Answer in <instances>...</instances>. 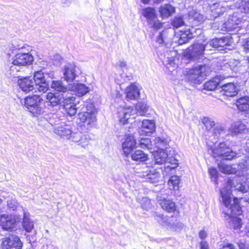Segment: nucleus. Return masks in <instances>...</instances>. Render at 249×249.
Here are the masks:
<instances>
[{
  "label": "nucleus",
  "instance_id": "nucleus-53",
  "mask_svg": "<svg viewBox=\"0 0 249 249\" xmlns=\"http://www.w3.org/2000/svg\"><path fill=\"white\" fill-rule=\"evenodd\" d=\"M245 104H249V97L248 96H245L239 98L237 100L236 105H243Z\"/></svg>",
  "mask_w": 249,
  "mask_h": 249
},
{
  "label": "nucleus",
  "instance_id": "nucleus-50",
  "mask_svg": "<svg viewBox=\"0 0 249 249\" xmlns=\"http://www.w3.org/2000/svg\"><path fill=\"white\" fill-rule=\"evenodd\" d=\"M151 22L152 23H149V25L156 30L160 29L162 26V23L158 19L157 17L155 20H153Z\"/></svg>",
  "mask_w": 249,
  "mask_h": 249
},
{
  "label": "nucleus",
  "instance_id": "nucleus-63",
  "mask_svg": "<svg viewBox=\"0 0 249 249\" xmlns=\"http://www.w3.org/2000/svg\"><path fill=\"white\" fill-rule=\"evenodd\" d=\"M243 47H249V38H248L246 41L244 42Z\"/></svg>",
  "mask_w": 249,
  "mask_h": 249
},
{
  "label": "nucleus",
  "instance_id": "nucleus-51",
  "mask_svg": "<svg viewBox=\"0 0 249 249\" xmlns=\"http://www.w3.org/2000/svg\"><path fill=\"white\" fill-rule=\"evenodd\" d=\"M231 21H233V19H229L227 22L225 23V27L228 31H231L232 29H235L238 24L237 23H235L234 24H231Z\"/></svg>",
  "mask_w": 249,
  "mask_h": 249
},
{
  "label": "nucleus",
  "instance_id": "nucleus-49",
  "mask_svg": "<svg viewBox=\"0 0 249 249\" xmlns=\"http://www.w3.org/2000/svg\"><path fill=\"white\" fill-rule=\"evenodd\" d=\"M166 35H167V31L166 30L163 31L161 33H160V35L158 36L157 39V42L159 44H162L163 43L165 45H166V44L165 43H164L165 42V39H166L165 36Z\"/></svg>",
  "mask_w": 249,
  "mask_h": 249
},
{
  "label": "nucleus",
  "instance_id": "nucleus-27",
  "mask_svg": "<svg viewBox=\"0 0 249 249\" xmlns=\"http://www.w3.org/2000/svg\"><path fill=\"white\" fill-rule=\"evenodd\" d=\"M125 94L128 99L135 100L139 96V89L134 84H132L126 89Z\"/></svg>",
  "mask_w": 249,
  "mask_h": 249
},
{
  "label": "nucleus",
  "instance_id": "nucleus-25",
  "mask_svg": "<svg viewBox=\"0 0 249 249\" xmlns=\"http://www.w3.org/2000/svg\"><path fill=\"white\" fill-rule=\"evenodd\" d=\"M222 94L228 97H233L237 93V86L233 83H227L221 87Z\"/></svg>",
  "mask_w": 249,
  "mask_h": 249
},
{
  "label": "nucleus",
  "instance_id": "nucleus-26",
  "mask_svg": "<svg viewBox=\"0 0 249 249\" xmlns=\"http://www.w3.org/2000/svg\"><path fill=\"white\" fill-rule=\"evenodd\" d=\"M245 175V173H242V174H240V171H238L237 175L239 176V178L244 176ZM238 177L235 178L233 180L231 179H228V181L231 180V188H234L235 190L241 192L243 194L249 192V185L248 186H246L241 183H237L236 184H234V182L238 180ZM231 190L232 191V190Z\"/></svg>",
  "mask_w": 249,
  "mask_h": 249
},
{
  "label": "nucleus",
  "instance_id": "nucleus-1",
  "mask_svg": "<svg viewBox=\"0 0 249 249\" xmlns=\"http://www.w3.org/2000/svg\"><path fill=\"white\" fill-rule=\"evenodd\" d=\"M231 181H227L223 188L220 190L221 209L227 220H229V226L231 229L237 231L240 230L242 222L241 218L236 216L241 214V208L239 205V199L234 197L231 203Z\"/></svg>",
  "mask_w": 249,
  "mask_h": 249
},
{
  "label": "nucleus",
  "instance_id": "nucleus-8",
  "mask_svg": "<svg viewBox=\"0 0 249 249\" xmlns=\"http://www.w3.org/2000/svg\"><path fill=\"white\" fill-rule=\"evenodd\" d=\"M155 218L162 226L174 231L179 230L183 226L182 223L174 220L173 217L156 214Z\"/></svg>",
  "mask_w": 249,
  "mask_h": 249
},
{
  "label": "nucleus",
  "instance_id": "nucleus-62",
  "mask_svg": "<svg viewBox=\"0 0 249 249\" xmlns=\"http://www.w3.org/2000/svg\"><path fill=\"white\" fill-rule=\"evenodd\" d=\"M199 236L201 239H204L207 236V234L205 231H201L199 233Z\"/></svg>",
  "mask_w": 249,
  "mask_h": 249
},
{
  "label": "nucleus",
  "instance_id": "nucleus-38",
  "mask_svg": "<svg viewBox=\"0 0 249 249\" xmlns=\"http://www.w3.org/2000/svg\"><path fill=\"white\" fill-rule=\"evenodd\" d=\"M29 213L26 212H24L23 219V226L27 232H30L34 227L33 221H31L29 218Z\"/></svg>",
  "mask_w": 249,
  "mask_h": 249
},
{
  "label": "nucleus",
  "instance_id": "nucleus-32",
  "mask_svg": "<svg viewBox=\"0 0 249 249\" xmlns=\"http://www.w3.org/2000/svg\"><path fill=\"white\" fill-rule=\"evenodd\" d=\"M142 126V131L146 135L151 133L155 129V122L152 120H143Z\"/></svg>",
  "mask_w": 249,
  "mask_h": 249
},
{
  "label": "nucleus",
  "instance_id": "nucleus-29",
  "mask_svg": "<svg viewBox=\"0 0 249 249\" xmlns=\"http://www.w3.org/2000/svg\"><path fill=\"white\" fill-rule=\"evenodd\" d=\"M140 177L145 178V181L149 182L151 183H154L157 179L159 177V173L152 171L151 170L143 171L142 173L140 175Z\"/></svg>",
  "mask_w": 249,
  "mask_h": 249
},
{
  "label": "nucleus",
  "instance_id": "nucleus-43",
  "mask_svg": "<svg viewBox=\"0 0 249 249\" xmlns=\"http://www.w3.org/2000/svg\"><path fill=\"white\" fill-rule=\"evenodd\" d=\"M75 100V97L71 96H64L63 94V100H61V103L63 104L64 107H65L66 106L68 107L72 104H75L74 102Z\"/></svg>",
  "mask_w": 249,
  "mask_h": 249
},
{
  "label": "nucleus",
  "instance_id": "nucleus-19",
  "mask_svg": "<svg viewBox=\"0 0 249 249\" xmlns=\"http://www.w3.org/2000/svg\"><path fill=\"white\" fill-rule=\"evenodd\" d=\"M16 220L11 215L2 214L0 217V224L2 228L6 231H10L14 228Z\"/></svg>",
  "mask_w": 249,
  "mask_h": 249
},
{
  "label": "nucleus",
  "instance_id": "nucleus-45",
  "mask_svg": "<svg viewBox=\"0 0 249 249\" xmlns=\"http://www.w3.org/2000/svg\"><path fill=\"white\" fill-rule=\"evenodd\" d=\"M142 207L143 209L148 210L151 209L152 204L151 200L147 197H143L141 200Z\"/></svg>",
  "mask_w": 249,
  "mask_h": 249
},
{
  "label": "nucleus",
  "instance_id": "nucleus-23",
  "mask_svg": "<svg viewBox=\"0 0 249 249\" xmlns=\"http://www.w3.org/2000/svg\"><path fill=\"white\" fill-rule=\"evenodd\" d=\"M46 102L52 107H55L61 104L63 94L57 92H48L46 95Z\"/></svg>",
  "mask_w": 249,
  "mask_h": 249
},
{
  "label": "nucleus",
  "instance_id": "nucleus-61",
  "mask_svg": "<svg viewBox=\"0 0 249 249\" xmlns=\"http://www.w3.org/2000/svg\"><path fill=\"white\" fill-rule=\"evenodd\" d=\"M240 199L241 201H243L244 202H248L249 203V194L248 195H246L244 197H242L240 198Z\"/></svg>",
  "mask_w": 249,
  "mask_h": 249
},
{
  "label": "nucleus",
  "instance_id": "nucleus-28",
  "mask_svg": "<svg viewBox=\"0 0 249 249\" xmlns=\"http://www.w3.org/2000/svg\"><path fill=\"white\" fill-rule=\"evenodd\" d=\"M175 8L169 4H165L161 5L159 9L160 17L164 18H167L172 14L175 13Z\"/></svg>",
  "mask_w": 249,
  "mask_h": 249
},
{
  "label": "nucleus",
  "instance_id": "nucleus-16",
  "mask_svg": "<svg viewBox=\"0 0 249 249\" xmlns=\"http://www.w3.org/2000/svg\"><path fill=\"white\" fill-rule=\"evenodd\" d=\"M204 49L205 48H187L179 56L186 60H195L203 53Z\"/></svg>",
  "mask_w": 249,
  "mask_h": 249
},
{
  "label": "nucleus",
  "instance_id": "nucleus-60",
  "mask_svg": "<svg viewBox=\"0 0 249 249\" xmlns=\"http://www.w3.org/2000/svg\"><path fill=\"white\" fill-rule=\"evenodd\" d=\"M201 249H208V244L206 242L202 241L200 243Z\"/></svg>",
  "mask_w": 249,
  "mask_h": 249
},
{
  "label": "nucleus",
  "instance_id": "nucleus-64",
  "mask_svg": "<svg viewBox=\"0 0 249 249\" xmlns=\"http://www.w3.org/2000/svg\"><path fill=\"white\" fill-rule=\"evenodd\" d=\"M238 246L240 249H244L245 246L243 243H238Z\"/></svg>",
  "mask_w": 249,
  "mask_h": 249
},
{
  "label": "nucleus",
  "instance_id": "nucleus-10",
  "mask_svg": "<svg viewBox=\"0 0 249 249\" xmlns=\"http://www.w3.org/2000/svg\"><path fill=\"white\" fill-rule=\"evenodd\" d=\"M33 82L36 85V89L38 92L45 93L49 89V84L46 81L43 73L41 71H37L35 72Z\"/></svg>",
  "mask_w": 249,
  "mask_h": 249
},
{
  "label": "nucleus",
  "instance_id": "nucleus-48",
  "mask_svg": "<svg viewBox=\"0 0 249 249\" xmlns=\"http://www.w3.org/2000/svg\"><path fill=\"white\" fill-rule=\"evenodd\" d=\"M75 104H72L70 106L66 107L65 108L67 114L70 116H72L76 114L77 112V108L75 107Z\"/></svg>",
  "mask_w": 249,
  "mask_h": 249
},
{
  "label": "nucleus",
  "instance_id": "nucleus-7",
  "mask_svg": "<svg viewBox=\"0 0 249 249\" xmlns=\"http://www.w3.org/2000/svg\"><path fill=\"white\" fill-rule=\"evenodd\" d=\"M33 61V57L29 53L18 54L16 55L15 59L12 62V65L11 66L10 71L11 76L14 78H19V76L15 75L14 73L15 71H18L19 70L17 69V67L24 66L30 64Z\"/></svg>",
  "mask_w": 249,
  "mask_h": 249
},
{
  "label": "nucleus",
  "instance_id": "nucleus-31",
  "mask_svg": "<svg viewBox=\"0 0 249 249\" xmlns=\"http://www.w3.org/2000/svg\"><path fill=\"white\" fill-rule=\"evenodd\" d=\"M248 125H246L244 122L237 121L231 127V134L235 135L244 132L248 128Z\"/></svg>",
  "mask_w": 249,
  "mask_h": 249
},
{
  "label": "nucleus",
  "instance_id": "nucleus-30",
  "mask_svg": "<svg viewBox=\"0 0 249 249\" xmlns=\"http://www.w3.org/2000/svg\"><path fill=\"white\" fill-rule=\"evenodd\" d=\"M70 89L79 97L83 96L86 94L89 91V88L82 84L74 83Z\"/></svg>",
  "mask_w": 249,
  "mask_h": 249
},
{
  "label": "nucleus",
  "instance_id": "nucleus-2",
  "mask_svg": "<svg viewBox=\"0 0 249 249\" xmlns=\"http://www.w3.org/2000/svg\"><path fill=\"white\" fill-rule=\"evenodd\" d=\"M210 71V68L206 64L198 65L191 68L182 70L184 79L191 84H200Z\"/></svg>",
  "mask_w": 249,
  "mask_h": 249
},
{
  "label": "nucleus",
  "instance_id": "nucleus-22",
  "mask_svg": "<svg viewBox=\"0 0 249 249\" xmlns=\"http://www.w3.org/2000/svg\"><path fill=\"white\" fill-rule=\"evenodd\" d=\"M136 141L132 135L127 136L122 145L124 155L127 156L131 151L136 147Z\"/></svg>",
  "mask_w": 249,
  "mask_h": 249
},
{
  "label": "nucleus",
  "instance_id": "nucleus-21",
  "mask_svg": "<svg viewBox=\"0 0 249 249\" xmlns=\"http://www.w3.org/2000/svg\"><path fill=\"white\" fill-rule=\"evenodd\" d=\"M72 141L75 142H78L79 144L83 147L87 146L91 138L89 134H86L83 135L81 132H75L72 137Z\"/></svg>",
  "mask_w": 249,
  "mask_h": 249
},
{
  "label": "nucleus",
  "instance_id": "nucleus-5",
  "mask_svg": "<svg viewBox=\"0 0 249 249\" xmlns=\"http://www.w3.org/2000/svg\"><path fill=\"white\" fill-rule=\"evenodd\" d=\"M42 100L38 95L28 97L20 100L22 105H24L28 110L35 116L43 113L44 110L40 107V103Z\"/></svg>",
  "mask_w": 249,
  "mask_h": 249
},
{
  "label": "nucleus",
  "instance_id": "nucleus-57",
  "mask_svg": "<svg viewBox=\"0 0 249 249\" xmlns=\"http://www.w3.org/2000/svg\"><path fill=\"white\" fill-rule=\"evenodd\" d=\"M115 65L116 67H119L120 68H125L127 66L126 62L124 60L119 61L116 63Z\"/></svg>",
  "mask_w": 249,
  "mask_h": 249
},
{
  "label": "nucleus",
  "instance_id": "nucleus-54",
  "mask_svg": "<svg viewBox=\"0 0 249 249\" xmlns=\"http://www.w3.org/2000/svg\"><path fill=\"white\" fill-rule=\"evenodd\" d=\"M238 110L240 111L247 112L249 111V104L236 105Z\"/></svg>",
  "mask_w": 249,
  "mask_h": 249
},
{
  "label": "nucleus",
  "instance_id": "nucleus-37",
  "mask_svg": "<svg viewBox=\"0 0 249 249\" xmlns=\"http://www.w3.org/2000/svg\"><path fill=\"white\" fill-rule=\"evenodd\" d=\"M219 170L220 172L224 174H233L237 173L236 169L229 165L225 164L224 163L220 162L218 164Z\"/></svg>",
  "mask_w": 249,
  "mask_h": 249
},
{
  "label": "nucleus",
  "instance_id": "nucleus-44",
  "mask_svg": "<svg viewBox=\"0 0 249 249\" xmlns=\"http://www.w3.org/2000/svg\"><path fill=\"white\" fill-rule=\"evenodd\" d=\"M239 9L242 13L249 14V0H243L239 3Z\"/></svg>",
  "mask_w": 249,
  "mask_h": 249
},
{
  "label": "nucleus",
  "instance_id": "nucleus-24",
  "mask_svg": "<svg viewBox=\"0 0 249 249\" xmlns=\"http://www.w3.org/2000/svg\"><path fill=\"white\" fill-rule=\"evenodd\" d=\"M176 36L178 38V45H181L191 39L193 37V34L189 29L186 28L180 31L178 33H176Z\"/></svg>",
  "mask_w": 249,
  "mask_h": 249
},
{
  "label": "nucleus",
  "instance_id": "nucleus-46",
  "mask_svg": "<svg viewBox=\"0 0 249 249\" xmlns=\"http://www.w3.org/2000/svg\"><path fill=\"white\" fill-rule=\"evenodd\" d=\"M202 122L207 129H211L215 125L213 120L209 117H204L202 120Z\"/></svg>",
  "mask_w": 249,
  "mask_h": 249
},
{
  "label": "nucleus",
  "instance_id": "nucleus-20",
  "mask_svg": "<svg viewBox=\"0 0 249 249\" xmlns=\"http://www.w3.org/2000/svg\"><path fill=\"white\" fill-rule=\"evenodd\" d=\"M233 41L231 36H224L221 38H215L212 39L209 45L211 47H225L231 46Z\"/></svg>",
  "mask_w": 249,
  "mask_h": 249
},
{
  "label": "nucleus",
  "instance_id": "nucleus-11",
  "mask_svg": "<svg viewBox=\"0 0 249 249\" xmlns=\"http://www.w3.org/2000/svg\"><path fill=\"white\" fill-rule=\"evenodd\" d=\"M78 117L82 124L87 130L94 126L96 122V116L93 112L83 111L78 114Z\"/></svg>",
  "mask_w": 249,
  "mask_h": 249
},
{
  "label": "nucleus",
  "instance_id": "nucleus-52",
  "mask_svg": "<svg viewBox=\"0 0 249 249\" xmlns=\"http://www.w3.org/2000/svg\"><path fill=\"white\" fill-rule=\"evenodd\" d=\"M18 203L17 201L15 199H10L7 201V206L8 207L14 210L17 207Z\"/></svg>",
  "mask_w": 249,
  "mask_h": 249
},
{
  "label": "nucleus",
  "instance_id": "nucleus-55",
  "mask_svg": "<svg viewBox=\"0 0 249 249\" xmlns=\"http://www.w3.org/2000/svg\"><path fill=\"white\" fill-rule=\"evenodd\" d=\"M209 173L212 178L216 179L217 176V171L215 168L212 167L209 168Z\"/></svg>",
  "mask_w": 249,
  "mask_h": 249
},
{
  "label": "nucleus",
  "instance_id": "nucleus-13",
  "mask_svg": "<svg viewBox=\"0 0 249 249\" xmlns=\"http://www.w3.org/2000/svg\"><path fill=\"white\" fill-rule=\"evenodd\" d=\"M22 244L19 238L12 235L2 240V249H21Z\"/></svg>",
  "mask_w": 249,
  "mask_h": 249
},
{
  "label": "nucleus",
  "instance_id": "nucleus-56",
  "mask_svg": "<svg viewBox=\"0 0 249 249\" xmlns=\"http://www.w3.org/2000/svg\"><path fill=\"white\" fill-rule=\"evenodd\" d=\"M221 249H236L235 247L231 243L224 244L222 245Z\"/></svg>",
  "mask_w": 249,
  "mask_h": 249
},
{
  "label": "nucleus",
  "instance_id": "nucleus-40",
  "mask_svg": "<svg viewBox=\"0 0 249 249\" xmlns=\"http://www.w3.org/2000/svg\"><path fill=\"white\" fill-rule=\"evenodd\" d=\"M219 79L215 78L206 82L204 85V89L208 90H213L219 85Z\"/></svg>",
  "mask_w": 249,
  "mask_h": 249
},
{
  "label": "nucleus",
  "instance_id": "nucleus-35",
  "mask_svg": "<svg viewBox=\"0 0 249 249\" xmlns=\"http://www.w3.org/2000/svg\"><path fill=\"white\" fill-rule=\"evenodd\" d=\"M213 134L217 138L225 139L226 137L229 135L225 128L221 124H217L214 127Z\"/></svg>",
  "mask_w": 249,
  "mask_h": 249
},
{
  "label": "nucleus",
  "instance_id": "nucleus-3",
  "mask_svg": "<svg viewBox=\"0 0 249 249\" xmlns=\"http://www.w3.org/2000/svg\"><path fill=\"white\" fill-rule=\"evenodd\" d=\"M148 107L143 103H138L136 104L135 109L132 107L128 106L127 107H120L118 109V114L120 121L123 124L129 122L128 120L131 118H135L136 112L139 115L142 116L145 114L147 110Z\"/></svg>",
  "mask_w": 249,
  "mask_h": 249
},
{
  "label": "nucleus",
  "instance_id": "nucleus-9",
  "mask_svg": "<svg viewBox=\"0 0 249 249\" xmlns=\"http://www.w3.org/2000/svg\"><path fill=\"white\" fill-rule=\"evenodd\" d=\"M154 157V162L146 163L142 164V168H153L156 164H165L168 158V154L166 150L161 149L153 150L151 151Z\"/></svg>",
  "mask_w": 249,
  "mask_h": 249
},
{
  "label": "nucleus",
  "instance_id": "nucleus-39",
  "mask_svg": "<svg viewBox=\"0 0 249 249\" xmlns=\"http://www.w3.org/2000/svg\"><path fill=\"white\" fill-rule=\"evenodd\" d=\"M180 182L179 178L177 176H173L169 179L168 184L170 190H178Z\"/></svg>",
  "mask_w": 249,
  "mask_h": 249
},
{
  "label": "nucleus",
  "instance_id": "nucleus-58",
  "mask_svg": "<svg viewBox=\"0 0 249 249\" xmlns=\"http://www.w3.org/2000/svg\"><path fill=\"white\" fill-rule=\"evenodd\" d=\"M213 1H216V0H213ZM210 7L212 10H216L219 6V4L216 2H213L212 4H209Z\"/></svg>",
  "mask_w": 249,
  "mask_h": 249
},
{
  "label": "nucleus",
  "instance_id": "nucleus-12",
  "mask_svg": "<svg viewBox=\"0 0 249 249\" xmlns=\"http://www.w3.org/2000/svg\"><path fill=\"white\" fill-rule=\"evenodd\" d=\"M170 57H167L166 60L164 61L166 66V72L171 74L178 66V58L177 57V51H170Z\"/></svg>",
  "mask_w": 249,
  "mask_h": 249
},
{
  "label": "nucleus",
  "instance_id": "nucleus-4",
  "mask_svg": "<svg viewBox=\"0 0 249 249\" xmlns=\"http://www.w3.org/2000/svg\"><path fill=\"white\" fill-rule=\"evenodd\" d=\"M210 150L214 158L219 157L223 160H231L236 155V153L225 142H215L214 147L211 146Z\"/></svg>",
  "mask_w": 249,
  "mask_h": 249
},
{
  "label": "nucleus",
  "instance_id": "nucleus-36",
  "mask_svg": "<svg viewBox=\"0 0 249 249\" xmlns=\"http://www.w3.org/2000/svg\"><path fill=\"white\" fill-rule=\"evenodd\" d=\"M131 157L133 160L139 162L145 161L148 159L147 155L140 150L135 151L132 153Z\"/></svg>",
  "mask_w": 249,
  "mask_h": 249
},
{
  "label": "nucleus",
  "instance_id": "nucleus-17",
  "mask_svg": "<svg viewBox=\"0 0 249 249\" xmlns=\"http://www.w3.org/2000/svg\"><path fill=\"white\" fill-rule=\"evenodd\" d=\"M157 200L163 210L168 213H173L176 211L175 203L171 199L166 198L162 196H158Z\"/></svg>",
  "mask_w": 249,
  "mask_h": 249
},
{
  "label": "nucleus",
  "instance_id": "nucleus-18",
  "mask_svg": "<svg viewBox=\"0 0 249 249\" xmlns=\"http://www.w3.org/2000/svg\"><path fill=\"white\" fill-rule=\"evenodd\" d=\"M76 67L72 64H68L62 69L63 78L67 82H72L76 76Z\"/></svg>",
  "mask_w": 249,
  "mask_h": 249
},
{
  "label": "nucleus",
  "instance_id": "nucleus-59",
  "mask_svg": "<svg viewBox=\"0 0 249 249\" xmlns=\"http://www.w3.org/2000/svg\"><path fill=\"white\" fill-rule=\"evenodd\" d=\"M193 17L195 19L199 21H200L203 19V17L197 13H195Z\"/></svg>",
  "mask_w": 249,
  "mask_h": 249
},
{
  "label": "nucleus",
  "instance_id": "nucleus-6",
  "mask_svg": "<svg viewBox=\"0 0 249 249\" xmlns=\"http://www.w3.org/2000/svg\"><path fill=\"white\" fill-rule=\"evenodd\" d=\"M168 145L167 141L160 137L154 138L152 142L149 138L142 139L140 142V146L142 148L150 150H155V148H157V150L161 149L166 150Z\"/></svg>",
  "mask_w": 249,
  "mask_h": 249
},
{
  "label": "nucleus",
  "instance_id": "nucleus-15",
  "mask_svg": "<svg viewBox=\"0 0 249 249\" xmlns=\"http://www.w3.org/2000/svg\"><path fill=\"white\" fill-rule=\"evenodd\" d=\"M18 83L20 88L24 92H29L30 91L35 90V92H36L38 91L36 89V85L31 77L19 78Z\"/></svg>",
  "mask_w": 249,
  "mask_h": 249
},
{
  "label": "nucleus",
  "instance_id": "nucleus-33",
  "mask_svg": "<svg viewBox=\"0 0 249 249\" xmlns=\"http://www.w3.org/2000/svg\"><path fill=\"white\" fill-rule=\"evenodd\" d=\"M142 15L146 18L148 24L152 23L151 22H152L153 20H155L157 17L155 9L151 7L143 9L142 10Z\"/></svg>",
  "mask_w": 249,
  "mask_h": 249
},
{
  "label": "nucleus",
  "instance_id": "nucleus-47",
  "mask_svg": "<svg viewBox=\"0 0 249 249\" xmlns=\"http://www.w3.org/2000/svg\"><path fill=\"white\" fill-rule=\"evenodd\" d=\"M184 21L181 17H175L172 22V25L175 28H178L184 25Z\"/></svg>",
  "mask_w": 249,
  "mask_h": 249
},
{
  "label": "nucleus",
  "instance_id": "nucleus-41",
  "mask_svg": "<svg viewBox=\"0 0 249 249\" xmlns=\"http://www.w3.org/2000/svg\"><path fill=\"white\" fill-rule=\"evenodd\" d=\"M245 150L248 153V157L246 160L242 159L239 162L238 166L244 170L243 172L246 171L249 168V146H247Z\"/></svg>",
  "mask_w": 249,
  "mask_h": 249
},
{
  "label": "nucleus",
  "instance_id": "nucleus-14",
  "mask_svg": "<svg viewBox=\"0 0 249 249\" xmlns=\"http://www.w3.org/2000/svg\"><path fill=\"white\" fill-rule=\"evenodd\" d=\"M71 127L67 124H61L55 127L54 132L58 135L72 141V136L75 132L71 130Z\"/></svg>",
  "mask_w": 249,
  "mask_h": 249
},
{
  "label": "nucleus",
  "instance_id": "nucleus-42",
  "mask_svg": "<svg viewBox=\"0 0 249 249\" xmlns=\"http://www.w3.org/2000/svg\"><path fill=\"white\" fill-rule=\"evenodd\" d=\"M166 168L170 170L177 168L178 165V160L175 157H168L167 160Z\"/></svg>",
  "mask_w": 249,
  "mask_h": 249
},
{
  "label": "nucleus",
  "instance_id": "nucleus-34",
  "mask_svg": "<svg viewBox=\"0 0 249 249\" xmlns=\"http://www.w3.org/2000/svg\"><path fill=\"white\" fill-rule=\"evenodd\" d=\"M51 87L56 91L65 93L68 90L66 86L64 85L61 80H53L51 84Z\"/></svg>",
  "mask_w": 249,
  "mask_h": 249
}]
</instances>
